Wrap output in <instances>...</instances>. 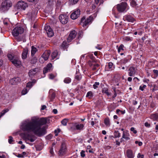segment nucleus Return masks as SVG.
<instances>
[{"label": "nucleus", "mask_w": 158, "mask_h": 158, "mask_svg": "<svg viewBox=\"0 0 158 158\" xmlns=\"http://www.w3.org/2000/svg\"><path fill=\"white\" fill-rule=\"evenodd\" d=\"M124 40L126 41H131L132 39V37H130L129 36H125L123 38Z\"/></svg>", "instance_id": "obj_36"}, {"label": "nucleus", "mask_w": 158, "mask_h": 158, "mask_svg": "<svg viewBox=\"0 0 158 158\" xmlns=\"http://www.w3.org/2000/svg\"><path fill=\"white\" fill-rule=\"evenodd\" d=\"M102 92L106 94L108 96L110 95V93L108 92V88L107 87L103 88L102 89Z\"/></svg>", "instance_id": "obj_25"}, {"label": "nucleus", "mask_w": 158, "mask_h": 158, "mask_svg": "<svg viewBox=\"0 0 158 158\" xmlns=\"http://www.w3.org/2000/svg\"><path fill=\"white\" fill-rule=\"evenodd\" d=\"M75 78L77 81H80L81 78V75L79 72H76L75 75Z\"/></svg>", "instance_id": "obj_24"}, {"label": "nucleus", "mask_w": 158, "mask_h": 158, "mask_svg": "<svg viewBox=\"0 0 158 158\" xmlns=\"http://www.w3.org/2000/svg\"><path fill=\"white\" fill-rule=\"evenodd\" d=\"M14 141L13 140V138L11 136H10L9 137V139H8V142L9 143L11 144L12 143V142Z\"/></svg>", "instance_id": "obj_51"}, {"label": "nucleus", "mask_w": 158, "mask_h": 158, "mask_svg": "<svg viewBox=\"0 0 158 158\" xmlns=\"http://www.w3.org/2000/svg\"><path fill=\"white\" fill-rule=\"evenodd\" d=\"M44 28L49 37H52L54 35L53 31L50 26H46Z\"/></svg>", "instance_id": "obj_13"}, {"label": "nucleus", "mask_w": 158, "mask_h": 158, "mask_svg": "<svg viewBox=\"0 0 158 158\" xmlns=\"http://www.w3.org/2000/svg\"><path fill=\"white\" fill-rule=\"evenodd\" d=\"M39 71V69L37 68H35L32 69L29 71L28 75L31 77H32V76L35 74Z\"/></svg>", "instance_id": "obj_15"}, {"label": "nucleus", "mask_w": 158, "mask_h": 158, "mask_svg": "<svg viewBox=\"0 0 158 158\" xmlns=\"http://www.w3.org/2000/svg\"><path fill=\"white\" fill-rule=\"evenodd\" d=\"M11 62L16 66H19L21 63L18 57L15 58L12 60Z\"/></svg>", "instance_id": "obj_19"}, {"label": "nucleus", "mask_w": 158, "mask_h": 158, "mask_svg": "<svg viewBox=\"0 0 158 158\" xmlns=\"http://www.w3.org/2000/svg\"><path fill=\"white\" fill-rule=\"evenodd\" d=\"M37 14V12L35 10H33L32 12L31 17V18H35Z\"/></svg>", "instance_id": "obj_41"}, {"label": "nucleus", "mask_w": 158, "mask_h": 158, "mask_svg": "<svg viewBox=\"0 0 158 158\" xmlns=\"http://www.w3.org/2000/svg\"><path fill=\"white\" fill-rule=\"evenodd\" d=\"M71 81V79L69 77H66L65 78L64 80V82L66 84H69L70 83Z\"/></svg>", "instance_id": "obj_34"}, {"label": "nucleus", "mask_w": 158, "mask_h": 158, "mask_svg": "<svg viewBox=\"0 0 158 158\" xmlns=\"http://www.w3.org/2000/svg\"><path fill=\"white\" fill-rule=\"evenodd\" d=\"M49 152L51 154V156H53L54 155V153L53 151V147H52L50 148V151Z\"/></svg>", "instance_id": "obj_48"}, {"label": "nucleus", "mask_w": 158, "mask_h": 158, "mask_svg": "<svg viewBox=\"0 0 158 158\" xmlns=\"http://www.w3.org/2000/svg\"><path fill=\"white\" fill-rule=\"evenodd\" d=\"M28 49L27 48H24L22 54V58L23 59H26L27 57V55L28 53Z\"/></svg>", "instance_id": "obj_23"}, {"label": "nucleus", "mask_w": 158, "mask_h": 158, "mask_svg": "<svg viewBox=\"0 0 158 158\" xmlns=\"http://www.w3.org/2000/svg\"><path fill=\"white\" fill-rule=\"evenodd\" d=\"M89 57L91 59L90 60L93 62H97V60L95 59V58L93 54H90L88 55Z\"/></svg>", "instance_id": "obj_32"}, {"label": "nucleus", "mask_w": 158, "mask_h": 158, "mask_svg": "<svg viewBox=\"0 0 158 158\" xmlns=\"http://www.w3.org/2000/svg\"><path fill=\"white\" fill-rule=\"evenodd\" d=\"M58 55V52L57 50H55L52 53L51 56L52 59L56 58Z\"/></svg>", "instance_id": "obj_30"}, {"label": "nucleus", "mask_w": 158, "mask_h": 158, "mask_svg": "<svg viewBox=\"0 0 158 158\" xmlns=\"http://www.w3.org/2000/svg\"><path fill=\"white\" fill-rule=\"evenodd\" d=\"M27 139L29 140H30L31 142H33L35 140V139H34L33 138H31L30 139L29 137V136H28L27 138Z\"/></svg>", "instance_id": "obj_63"}, {"label": "nucleus", "mask_w": 158, "mask_h": 158, "mask_svg": "<svg viewBox=\"0 0 158 158\" xmlns=\"http://www.w3.org/2000/svg\"><path fill=\"white\" fill-rule=\"evenodd\" d=\"M52 65L51 63L48 64L46 67L44 69L43 73L44 74L48 72H50L52 70Z\"/></svg>", "instance_id": "obj_18"}, {"label": "nucleus", "mask_w": 158, "mask_h": 158, "mask_svg": "<svg viewBox=\"0 0 158 158\" xmlns=\"http://www.w3.org/2000/svg\"><path fill=\"white\" fill-rule=\"evenodd\" d=\"M60 131V130L59 128H57V129L55 130V136H57L58 135V133Z\"/></svg>", "instance_id": "obj_53"}, {"label": "nucleus", "mask_w": 158, "mask_h": 158, "mask_svg": "<svg viewBox=\"0 0 158 158\" xmlns=\"http://www.w3.org/2000/svg\"><path fill=\"white\" fill-rule=\"evenodd\" d=\"M24 29L21 27H16L13 30L12 34L14 37H16V38L18 41H22L24 39V36L22 35L21 37H19V35H21L24 32Z\"/></svg>", "instance_id": "obj_2"}, {"label": "nucleus", "mask_w": 158, "mask_h": 158, "mask_svg": "<svg viewBox=\"0 0 158 158\" xmlns=\"http://www.w3.org/2000/svg\"><path fill=\"white\" fill-rule=\"evenodd\" d=\"M54 2L53 0H48V4L50 6H52L54 4Z\"/></svg>", "instance_id": "obj_58"}, {"label": "nucleus", "mask_w": 158, "mask_h": 158, "mask_svg": "<svg viewBox=\"0 0 158 158\" xmlns=\"http://www.w3.org/2000/svg\"><path fill=\"white\" fill-rule=\"evenodd\" d=\"M126 155L128 158H134L135 156V153L132 150L130 149L127 150Z\"/></svg>", "instance_id": "obj_14"}, {"label": "nucleus", "mask_w": 158, "mask_h": 158, "mask_svg": "<svg viewBox=\"0 0 158 158\" xmlns=\"http://www.w3.org/2000/svg\"><path fill=\"white\" fill-rule=\"evenodd\" d=\"M99 85V83L98 82H95L94 84L93 85V87L94 89H96L98 87V85Z\"/></svg>", "instance_id": "obj_46"}, {"label": "nucleus", "mask_w": 158, "mask_h": 158, "mask_svg": "<svg viewBox=\"0 0 158 158\" xmlns=\"http://www.w3.org/2000/svg\"><path fill=\"white\" fill-rule=\"evenodd\" d=\"M66 151V147L65 144L64 143H62L60 148L59 151L58 155L60 156H63L65 153Z\"/></svg>", "instance_id": "obj_8"}, {"label": "nucleus", "mask_w": 158, "mask_h": 158, "mask_svg": "<svg viewBox=\"0 0 158 158\" xmlns=\"http://www.w3.org/2000/svg\"><path fill=\"white\" fill-rule=\"evenodd\" d=\"M96 63L93 62L91 60L88 61V64L92 70L97 71L99 69L100 65Z\"/></svg>", "instance_id": "obj_7"}, {"label": "nucleus", "mask_w": 158, "mask_h": 158, "mask_svg": "<svg viewBox=\"0 0 158 158\" xmlns=\"http://www.w3.org/2000/svg\"><path fill=\"white\" fill-rule=\"evenodd\" d=\"M33 85L32 84V83L31 82H29L27 84L26 86L29 88L31 87Z\"/></svg>", "instance_id": "obj_54"}, {"label": "nucleus", "mask_w": 158, "mask_h": 158, "mask_svg": "<svg viewBox=\"0 0 158 158\" xmlns=\"http://www.w3.org/2000/svg\"><path fill=\"white\" fill-rule=\"evenodd\" d=\"M80 10L79 9H77L74 11L71 15L70 17L73 19H75L79 17L80 15Z\"/></svg>", "instance_id": "obj_12"}, {"label": "nucleus", "mask_w": 158, "mask_h": 158, "mask_svg": "<svg viewBox=\"0 0 158 158\" xmlns=\"http://www.w3.org/2000/svg\"><path fill=\"white\" fill-rule=\"evenodd\" d=\"M68 122V119L65 118L63 119L61 121V124L64 126H66L67 125V123Z\"/></svg>", "instance_id": "obj_40"}, {"label": "nucleus", "mask_w": 158, "mask_h": 158, "mask_svg": "<svg viewBox=\"0 0 158 158\" xmlns=\"http://www.w3.org/2000/svg\"><path fill=\"white\" fill-rule=\"evenodd\" d=\"M135 144L138 143L139 146H141L143 144V143L141 142H139L138 141H136L135 142Z\"/></svg>", "instance_id": "obj_62"}, {"label": "nucleus", "mask_w": 158, "mask_h": 158, "mask_svg": "<svg viewBox=\"0 0 158 158\" xmlns=\"http://www.w3.org/2000/svg\"><path fill=\"white\" fill-rule=\"evenodd\" d=\"M144 156L143 155H141L139 153L138 154V156H137V157L138 158H143Z\"/></svg>", "instance_id": "obj_64"}, {"label": "nucleus", "mask_w": 158, "mask_h": 158, "mask_svg": "<svg viewBox=\"0 0 158 158\" xmlns=\"http://www.w3.org/2000/svg\"><path fill=\"white\" fill-rule=\"evenodd\" d=\"M113 65V64L112 62H110L108 63L107 66L109 67V69L112 70H113V68L114 67Z\"/></svg>", "instance_id": "obj_38"}, {"label": "nucleus", "mask_w": 158, "mask_h": 158, "mask_svg": "<svg viewBox=\"0 0 158 158\" xmlns=\"http://www.w3.org/2000/svg\"><path fill=\"white\" fill-rule=\"evenodd\" d=\"M146 85H143L142 86L141 85L139 87V90L142 91H143V90H144V89L146 88Z\"/></svg>", "instance_id": "obj_47"}, {"label": "nucleus", "mask_w": 158, "mask_h": 158, "mask_svg": "<svg viewBox=\"0 0 158 158\" xmlns=\"http://www.w3.org/2000/svg\"><path fill=\"white\" fill-rule=\"evenodd\" d=\"M94 96V94L91 91L88 92L86 95V97L88 98L89 99H91Z\"/></svg>", "instance_id": "obj_28"}, {"label": "nucleus", "mask_w": 158, "mask_h": 158, "mask_svg": "<svg viewBox=\"0 0 158 158\" xmlns=\"http://www.w3.org/2000/svg\"><path fill=\"white\" fill-rule=\"evenodd\" d=\"M21 79L19 77H15L9 80V83L11 85H16L20 82Z\"/></svg>", "instance_id": "obj_9"}, {"label": "nucleus", "mask_w": 158, "mask_h": 158, "mask_svg": "<svg viewBox=\"0 0 158 158\" xmlns=\"http://www.w3.org/2000/svg\"><path fill=\"white\" fill-rule=\"evenodd\" d=\"M128 61V59L126 58H125L121 60L120 62L122 64H125L127 63Z\"/></svg>", "instance_id": "obj_35"}, {"label": "nucleus", "mask_w": 158, "mask_h": 158, "mask_svg": "<svg viewBox=\"0 0 158 158\" xmlns=\"http://www.w3.org/2000/svg\"><path fill=\"white\" fill-rule=\"evenodd\" d=\"M125 18L127 21L130 22H133L135 20V19L130 15H127L125 16Z\"/></svg>", "instance_id": "obj_22"}, {"label": "nucleus", "mask_w": 158, "mask_h": 158, "mask_svg": "<svg viewBox=\"0 0 158 158\" xmlns=\"http://www.w3.org/2000/svg\"><path fill=\"white\" fill-rule=\"evenodd\" d=\"M131 5L133 7L137 5L136 2L134 0H132L131 2Z\"/></svg>", "instance_id": "obj_44"}, {"label": "nucleus", "mask_w": 158, "mask_h": 158, "mask_svg": "<svg viewBox=\"0 0 158 158\" xmlns=\"http://www.w3.org/2000/svg\"><path fill=\"white\" fill-rule=\"evenodd\" d=\"M128 75L130 76H133L135 73L136 69L134 67H130L129 69Z\"/></svg>", "instance_id": "obj_17"}, {"label": "nucleus", "mask_w": 158, "mask_h": 158, "mask_svg": "<svg viewBox=\"0 0 158 158\" xmlns=\"http://www.w3.org/2000/svg\"><path fill=\"white\" fill-rule=\"evenodd\" d=\"M8 59L12 62V60H14L15 58L13 56L12 54H10L8 55Z\"/></svg>", "instance_id": "obj_42"}, {"label": "nucleus", "mask_w": 158, "mask_h": 158, "mask_svg": "<svg viewBox=\"0 0 158 158\" xmlns=\"http://www.w3.org/2000/svg\"><path fill=\"white\" fill-rule=\"evenodd\" d=\"M114 136L115 138H119L120 136V134L118 131H115L114 132Z\"/></svg>", "instance_id": "obj_33"}, {"label": "nucleus", "mask_w": 158, "mask_h": 158, "mask_svg": "<svg viewBox=\"0 0 158 158\" xmlns=\"http://www.w3.org/2000/svg\"><path fill=\"white\" fill-rule=\"evenodd\" d=\"M85 152L83 150H82L81 152V156L82 157H84L85 156Z\"/></svg>", "instance_id": "obj_60"}, {"label": "nucleus", "mask_w": 158, "mask_h": 158, "mask_svg": "<svg viewBox=\"0 0 158 158\" xmlns=\"http://www.w3.org/2000/svg\"><path fill=\"white\" fill-rule=\"evenodd\" d=\"M130 135L128 133V131H123V134L122 136V138H121V139H124L126 140H128L130 139V138L129 137Z\"/></svg>", "instance_id": "obj_20"}, {"label": "nucleus", "mask_w": 158, "mask_h": 158, "mask_svg": "<svg viewBox=\"0 0 158 158\" xmlns=\"http://www.w3.org/2000/svg\"><path fill=\"white\" fill-rule=\"evenodd\" d=\"M131 131H133V132L134 134H136L137 132V131L135 130V128L133 127H132L131 128Z\"/></svg>", "instance_id": "obj_61"}, {"label": "nucleus", "mask_w": 158, "mask_h": 158, "mask_svg": "<svg viewBox=\"0 0 158 158\" xmlns=\"http://www.w3.org/2000/svg\"><path fill=\"white\" fill-rule=\"evenodd\" d=\"M77 35V32L75 31H71L67 38V42L69 43L71 42L76 37Z\"/></svg>", "instance_id": "obj_10"}, {"label": "nucleus", "mask_w": 158, "mask_h": 158, "mask_svg": "<svg viewBox=\"0 0 158 158\" xmlns=\"http://www.w3.org/2000/svg\"><path fill=\"white\" fill-rule=\"evenodd\" d=\"M119 112H120L122 114H123L125 113V110L122 111L120 110V109H117L116 110V113L117 114H118Z\"/></svg>", "instance_id": "obj_50"}, {"label": "nucleus", "mask_w": 158, "mask_h": 158, "mask_svg": "<svg viewBox=\"0 0 158 158\" xmlns=\"http://www.w3.org/2000/svg\"><path fill=\"white\" fill-rule=\"evenodd\" d=\"M62 3V2L60 0H58L57 1L56 5L57 6H60Z\"/></svg>", "instance_id": "obj_56"}, {"label": "nucleus", "mask_w": 158, "mask_h": 158, "mask_svg": "<svg viewBox=\"0 0 158 158\" xmlns=\"http://www.w3.org/2000/svg\"><path fill=\"white\" fill-rule=\"evenodd\" d=\"M49 97L51 101H53V100L55 98L56 96L55 93L52 89H51L49 92Z\"/></svg>", "instance_id": "obj_16"}, {"label": "nucleus", "mask_w": 158, "mask_h": 158, "mask_svg": "<svg viewBox=\"0 0 158 158\" xmlns=\"http://www.w3.org/2000/svg\"><path fill=\"white\" fill-rule=\"evenodd\" d=\"M117 10L119 12H126L129 9L127 3L123 2L117 5Z\"/></svg>", "instance_id": "obj_4"}, {"label": "nucleus", "mask_w": 158, "mask_h": 158, "mask_svg": "<svg viewBox=\"0 0 158 158\" xmlns=\"http://www.w3.org/2000/svg\"><path fill=\"white\" fill-rule=\"evenodd\" d=\"M49 122V119L47 118H32L30 121L27 120L22 124V130L24 131L32 132L39 137L44 135L46 132L44 127L41 126Z\"/></svg>", "instance_id": "obj_1"}, {"label": "nucleus", "mask_w": 158, "mask_h": 158, "mask_svg": "<svg viewBox=\"0 0 158 158\" xmlns=\"http://www.w3.org/2000/svg\"><path fill=\"white\" fill-rule=\"evenodd\" d=\"M113 90L114 92V95L112 96L113 98H114L115 97L117 96V94H116V88H113Z\"/></svg>", "instance_id": "obj_59"}, {"label": "nucleus", "mask_w": 158, "mask_h": 158, "mask_svg": "<svg viewBox=\"0 0 158 158\" xmlns=\"http://www.w3.org/2000/svg\"><path fill=\"white\" fill-rule=\"evenodd\" d=\"M8 111V109H4L2 112L0 113V118L5 113Z\"/></svg>", "instance_id": "obj_39"}, {"label": "nucleus", "mask_w": 158, "mask_h": 158, "mask_svg": "<svg viewBox=\"0 0 158 158\" xmlns=\"http://www.w3.org/2000/svg\"><path fill=\"white\" fill-rule=\"evenodd\" d=\"M12 6V3L10 1L4 0L2 2L1 5L0 10L2 12H5L8 10Z\"/></svg>", "instance_id": "obj_3"}, {"label": "nucleus", "mask_w": 158, "mask_h": 158, "mask_svg": "<svg viewBox=\"0 0 158 158\" xmlns=\"http://www.w3.org/2000/svg\"><path fill=\"white\" fill-rule=\"evenodd\" d=\"M75 127L77 130H82L84 126L83 124H80L76 125Z\"/></svg>", "instance_id": "obj_31"}, {"label": "nucleus", "mask_w": 158, "mask_h": 158, "mask_svg": "<svg viewBox=\"0 0 158 158\" xmlns=\"http://www.w3.org/2000/svg\"><path fill=\"white\" fill-rule=\"evenodd\" d=\"M124 45L123 44H121L120 46L118 47V52L119 53L121 50H123V48L124 47Z\"/></svg>", "instance_id": "obj_43"}, {"label": "nucleus", "mask_w": 158, "mask_h": 158, "mask_svg": "<svg viewBox=\"0 0 158 158\" xmlns=\"http://www.w3.org/2000/svg\"><path fill=\"white\" fill-rule=\"evenodd\" d=\"M153 71L154 74L155 78L157 77L158 76V70H153Z\"/></svg>", "instance_id": "obj_45"}, {"label": "nucleus", "mask_w": 158, "mask_h": 158, "mask_svg": "<svg viewBox=\"0 0 158 158\" xmlns=\"http://www.w3.org/2000/svg\"><path fill=\"white\" fill-rule=\"evenodd\" d=\"M43 146L41 145H38L36 147V148L38 150H41L43 149Z\"/></svg>", "instance_id": "obj_57"}, {"label": "nucleus", "mask_w": 158, "mask_h": 158, "mask_svg": "<svg viewBox=\"0 0 158 158\" xmlns=\"http://www.w3.org/2000/svg\"><path fill=\"white\" fill-rule=\"evenodd\" d=\"M148 85L150 86L151 90H152V92H154L156 90V89H155V87L156 86L155 85H154L153 88H152V86L150 84H148Z\"/></svg>", "instance_id": "obj_52"}, {"label": "nucleus", "mask_w": 158, "mask_h": 158, "mask_svg": "<svg viewBox=\"0 0 158 158\" xmlns=\"http://www.w3.org/2000/svg\"><path fill=\"white\" fill-rule=\"evenodd\" d=\"M93 19V17L92 15L90 16L89 18L85 19V17H82L81 19V23L84 27H85L87 25L91 23Z\"/></svg>", "instance_id": "obj_5"}, {"label": "nucleus", "mask_w": 158, "mask_h": 158, "mask_svg": "<svg viewBox=\"0 0 158 158\" xmlns=\"http://www.w3.org/2000/svg\"><path fill=\"white\" fill-rule=\"evenodd\" d=\"M51 53V52L50 50L47 51L43 54L42 55V56L44 58V59L46 60H47Z\"/></svg>", "instance_id": "obj_21"}, {"label": "nucleus", "mask_w": 158, "mask_h": 158, "mask_svg": "<svg viewBox=\"0 0 158 158\" xmlns=\"http://www.w3.org/2000/svg\"><path fill=\"white\" fill-rule=\"evenodd\" d=\"M104 123L106 126L108 127L110 126V120L108 117L104 119Z\"/></svg>", "instance_id": "obj_26"}, {"label": "nucleus", "mask_w": 158, "mask_h": 158, "mask_svg": "<svg viewBox=\"0 0 158 158\" xmlns=\"http://www.w3.org/2000/svg\"><path fill=\"white\" fill-rule=\"evenodd\" d=\"M150 118L153 120L157 121L158 120V114L155 113L152 114L150 116Z\"/></svg>", "instance_id": "obj_27"}, {"label": "nucleus", "mask_w": 158, "mask_h": 158, "mask_svg": "<svg viewBox=\"0 0 158 158\" xmlns=\"http://www.w3.org/2000/svg\"><path fill=\"white\" fill-rule=\"evenodd\" d=\"M38 50L36 48L34 47L33 46H32L31 47V55L32 56H33L35 54V53L36 52H37Z\"/></svg>", "instance_id": "obj_29"}, {"label": "nucleus", "mask_w": 158, "mask_h": 158, "mask_svg": "<svg viewBox=\"0 0 158 158\" xmlns=\"http://www.w3.org/2000/svg\"><path fill=\"white\" fill-rule=\"evenodd\" d=\"M28 91L27 89L24 88L22 91V94L25 95L27 93Z\"/></svg>", "instance_id": "obj_49"}, {"label": "nucleus", "mask_w": 158, "mask_h": 158, "mask_svg": "<svg viewBox=\"0 0 158 158\" xmlns=\"http://www.w3.org/2000/svg\"><path fill=\"white\" fill-rule=\"evenodd\" d=\"M59 19L61 23L64 24H66L68 20V17L66 15H60Z\"/></svg>", "instance_id": "obj_11"}, {"label": "nucleus", "mask_w": 158, "mask_h": 158, "mask_svg": "<svg viewBox=\"0 0 158 158\" xmlns=\"http://www.w3.org/2000/svg\"><path fill=\"white\" fill-rule=\"evenodd\" d=\"M71 3L72 4H75L77 3L79 0H69Z\"/></svg>", "instance_id": "obj_55"}, {"label": "nucleus", "mask_w": 158, "mask_h": 158, "mask_svg": "<svg viewBox=\"0 0 158 158\" xmlns=\"http://www.w3.org/2000/svg\"><path fill=\"white\" fill-rule=\"evenodd\" d=\"M27 7V3L23 1H19L17 5V9L20 10H24Z\"/></svg>", "instance_id": "obj_6"}, {"label": "nucleus", "mask_w": 158, "mask_h": 158, "mask_svg": "<svg viewBox=\"0 0 158 158\" xmlns=\"http://www.w3.org/2000/svg\"><path fill=\"white\" fill-rule=\"evenodd\" d=\"M37 59L36 57H33L31 60V64H35L37 62Z\"/></svg>", "instance_id": "obj_37"}]
</instances>
